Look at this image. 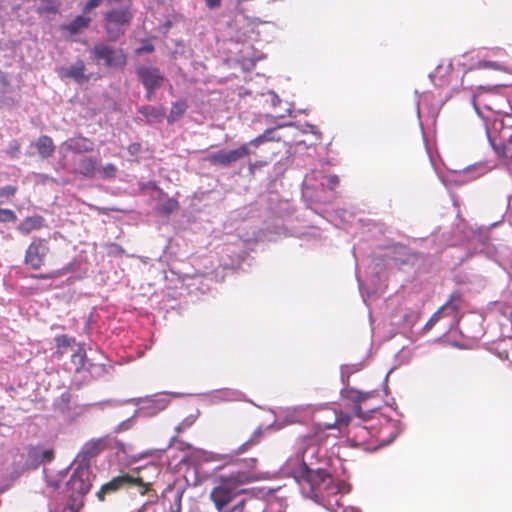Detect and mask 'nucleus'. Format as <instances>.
<instances>
[{
  "label": "nucleus",
  "instance_id": "79ce46f5",
  "mask_svg": "<svg viewBox=\"0 0 512 512\" xmlns=\"http://www.w3.org/2000/svg\"><path fill=\"white\" fill-rule=\"evenodd\" d=\"M141 151V144L140 143H131L128 146V152L131 155H137Z\"/></svg>",
  "mask_w": 512,
  "mask_h": 512
},
{
  "label": "nucleus",
  "instance_id": "a211bd4d",
  "mask_svg": "<svg viewBox=\"0 0 512 512\" xmlns=\"http://www.w3.org/2000/svg\"><path fill=\"white\" fill-rule=\"evenodd\" d=\"M139 113L146 117L148 121H161L165 116L164 107H155V106H142L139 108Z\"/></svg>",
  "mask_w": 512,
  "mask_h": 512
},
{
  "label": "nucleus",
  "instance_id": "b1692460",
  "mask_svg": "<svg viewBox=\"0 0 512 512\" xmlns=\"http://www.w3.org/2000/svg\"><path fill=\"white\" fill-rule=\"evenodd\" d=\"M179 208V203L174 198L167 197L163 203L157 206L156 212L163 216H169Z\"/></svg>",
  "mask_w": 512,
  "mask_h": 512
},
{
  "label": "nucleus",
  "instance_id": "6e6552de",
  "mask_svg": "<svg viewBox=\"0 0 512 512\" xmlns=\"http://www.w3.org/2000/svg\"><path fill=\"white\" fill-rule=\"evenodd\" d=\"M110 446L111 439L109 435L88 440L84 443L78 454V457L81 458L79 463H89L91 459L100 455L102 452L110 448Z\"/></svg>",
  "mask_w": 512,
  "mask_h": 512
},
{
  "label": "nucleus",
  "instance_id": "8fccbe9b",
  "mask_svg": "<svg viewBox=\"0 0 512 512\" xmlns=\"http://www.w3.org/2000/svg\"><path fill=\"white\" fill-rule=\"evenodd\" d=\"M48 485H49V487L53 488L54 490L58 489L60 486L59 483L54 482V481H49Z\"/></svg>",
  "mask_w": 512,
  "mask_h": 512
},
{
  "label": "nucleus",
  "instance_id": "f3484780",
  "mask_svg": "<svg viewBox=\"0 0 512 512\" xmlns=\"http://www.w3.org/2000/svg\"><path fill=\"white\" fill-rule=\"evenodd\" d=\"M98 161L93 157H85L79 161V172L84 177L92 178L97 172Z\"/></svg>",
  "mask_w": 512,
  "mask_h": 512
},
{
  "label": "nucleus",
  "instance_id": "20e7f679",
  "mask_svg": "<svg viewBox=\"0 0 512 512\" xmlns=\"http://www.w3.org/2000/svg\"><path fill=\"white\" fill-rule=\"evenodd\" d=\"M111 8L104 14V29L110 42L123 36L133 19L132 0H107Z\"/></svg>",
  "mask_w": 512,
  "mask_h": 512
},
{
  "label": "nucleus",
  "instance_id": "9b49d317",
  "mask_svg": "<svg viewBox=\"0 0 512 512\" xmlns=\"http://www.w3.org/2000/svg\"><path fill=\"white\" fill-rule=\"evenodd\" d=\"M350 420V415L343 411L327 410L325 420L320 422L319 425L324 429L337 428L341 431L343 427L348 426Z\"/></svg>",
  "mask_w": 512,
  "mask_h": 512
},
{
  "label": "nucleus",
  "instance_id": "ea45409f",
  "mask_svg": "<svg viewBox=\"0 0 512 512\" xmlns=\"http://www.w3.org/2000/svg\"><path fill=\"white\" fill-rule=\"evenodd\" d=\"M154 51V46L150 43L143 45L136 49V54L140 55L142 53H152Z\"/></svg>",
  "mask_w": 512,
  "mask_h": 512
},
{
  "label": "nucleus",
  "instance_id": "9d476101",
  "mask_svg": "<svg viewBox=\"0 0 512 512\" xmlns=\"http://www.w3.org/2000/svg\"><path fill=\"white\" fill-rule=\"evenodd\" d=\"M138 79L145 89H158L164 82V76L156 67H138L136 70Z\"/></svg>",
  "mask_w": 512,
  "mask_h": 512
},
{
  "label": "nucleus",
  "instance_id": "09e8293b",
  "mask_svg": "<svg viewBox=\"0 0 512 512\" xmlns=\"http://www.w3.org/2000/svg\"><path fill=\"white\" fill-rule=\"evenodd\" d=\"M212 459H215V460H221V459H232V456H229V455H216L214 456Z\"/></svg>",
  "mask_w": 512,
  "mask_h": 512
},
{
  "label": "nucleus",
  "instance_id": "c85d7f7f",
  "mask_svg": "<svg viewBox=\"0 0 512 512\" xmlns=\"http://www.w3.org/2000/svg\"><path fill=\"white\" fill-rule=\"evenodd\" d=\"M30 454H33V456L36 458V460L39 462V463H44V462H50L53 457H54V453L52 450H38L36 448H33L31 451H30Z\"/></svg>",
  "mask_w": 512,
  "mask_h": 512
},
{
  "label": "nucleus",
  "instance_id": "f257e3e1",
  "mask_svg": "<svg viewBox=\"0 0 512 512\" xmlns=\"http://www.w3.org/2000/svg\"><path fill=\"white\" fill-rule=\"evenodd\" d=\"M256 458L244 459L241 462L243 468L232 471L228 475H219L215 479V485L210 492V499L215 507L222 511L236 497L245 492L243 485L257 479Z\"/></svg>",
  "mask_w": 512,
  "mask_h": 512
},
{
  "label": "nucleus",
  "instance_id": "4be33fe9",
  "mask_svg": "<svg viewBox=\"0 0 512 512\" xmlns=\"http://www.w3.org/2000/svg\"><path fill=\"white\" fill-rule=\"evenodd\" d=\"M120 483L118 481L117 476L113 477L109 482L103 484L100 488V490L97 492L96 496L99 499V501H104L105 496L107 494L115 493L119 490H121Z\"/></svg>",
  "mask_w": 512,
  "mask_h": 512
},
{
  "label": "nucleus",
  "instance_id": "dca6fc26",
  "mask_svg": "<svg viewBox=\"0 0 512 512\" xmlns=\"http://www.w3.org/2000/svg\"><path fill=\"white\" fill-rule=\"evenodd\" d=\"M35 147L39 153V155L43 159H47L51 157L55 152V145L50 136L42 135L40 136L36 142Z\"/></svg>",
  "mask_w": 512,
  "mask_h": 512
},
{
  "label": "nucleus",
  "instance_id": "2f4dec72",
  "mask_svg": "<svg viewBox=\"0 0 512 512\" xmlns=\"http://www.w3.org/2000/svg\"><path fill=\"white\" fill-rule=\"evenodd\" d=\"M17 220V216L15 212L11 209L0 208V222H15Z\"/></svg>",
  "mask_w": 512,
  "mask_h": 512
},
{
  "label": "nucleus",
  "instance_id": "aec40b11",
  "mask_svg": "<svg viewBox=\"0 0 512 512\" xmlns=\"http://www.w3.org/2000/svg\"><path fill=\"white\" fill-rule=\"evenodd\" d=\"M91 23V18L86 16H77L71 23L64 27L70 34L75 35L86 29Z\"/></svg>",
  "mask_w": 512,
  "mask_h": 512
},
{
  "label": "nucleus",
  "instance_id": "4c0bfd02",
  "mask_svg": "<svg viewBox=\"0 0 512 512\" xmlns=\"http://www.w3.org/2000/svg\"><path fill=\"white\" fill-rule=\"evenodd\" d=\"M151 499H149L148 501H146L145 503H143L137 510V512H144L146 510V508L148 507V505L150 504H153L157 501L158 499V496L155 492V490L153 489V491H151L148 495Z\"/></svg>",
  "mask_w": 512,
  "mask_h": 512
},
{
  "label": "nucleus",
  "instance_id": "37998d69",
  "mask_svg": "<svg viewBox=\"0 0 512 512\" xmlns=\"http://www.w3.org/2000/svg\"><path fill=\"white\" fill-rule=\"evenodd\" d=\"M327 182L330 189L335 188L339 184V178L337 175H330L327 178Z\"/></svg>",
  "mask_w": 512,
  "mask_h": 512
},
{
  "label": "nucleus",
  "instance_id": "f03ea898",
  "mask_svg": "<svg viewBox=\"0 0 512 512\" xmlns=\"http://www.w3.org/2000/svg\"><path fill=\"white\" fill-rule=\"evenodd\" d=\"M311 450L315 452L314 447L306 449L302 454V464L298 469V482L302 489L315 501H318V494H326L328 490L333 493L337 490V482L324 469H312L305 461L306 453Z\"/></svg>",
  "mask_w": 512,
  "mask_h": 512
},
{
  "label": "nucleus",
  "instance_id": "412c9836",
  "mask_svg": "<svg viewBox=\"0 0 512 512\" xmlns=\"http://www.w3.org/2000/svg\"><path fill=\"white\" fill-rule=\"evenodd\" d=\"M461 293L458 291L453 292L444 305L449 307L443 309V316H453L458 314L460 308Z\"/></svg>",
  "mask_w": 512,
  "mask_h": 512
},
{
  "label": "nucleus",
  "instance_id": "5701e85b",
  "mask_svg": "<svg viewBox=\"0 0 512 512\" xmlns=\"http://www.w3.org/2000/svg\"><path fill=\"white\" fill-rule=\"evenodd\" d=\"M263 436V430L262 428L256 429L250 438L245 441L239 448L236 450L235 455H239L250 449L251 447L258 444Z\"/></svg>",
  "mask_w": 512,
  "mask_h": 512
},
{
  "label": "nucleus",
  "instance_id": "a19ab883",
  "mask_svg": "<svg viewBox=\"0 0 512 512\" xmlns=\"http://www.w3.org/2000/svg\"><path fill=\"white\" fill-rule=\"evenodd\" d=\"M204 1H205L206 6L210 10L219 8L221 6V2H222V0H204Z\"/></svg>",
  "mask_w": 512,
  "mask_h": 512
},
{
  "label": "nucleus",
  "instance_id": "58836bf2",
  "mask_svg": "<svg viewBox=\"0 0 512 512\" xmlns=\"http://www.w3.org/2000/svg\"><path fill=\"white\" fill-rule=\"evenodd\" d=\"M102 1H103V0H89V1L85 4V6H84V8H83V13H84V14L89 13L91 10H93V9H94V8H96V7H98V6L101 4V2H102Z\"/></svg>",
  "mask_w": 512,
  "mask_h": 512
},
{
  "label": "nucleus",
  "instance_id": "c9c22d12",
  "mask_svg": "<svg viewBox=\"0 0 512 512\" xmlns=\"http://www.w3.org/2000/svg\"><path fill=\"white\" fill-rule=\"evenodd\" d=\"M268 164V161L266 160H256L253 162L248 163V173L249 175L253 176L256 172V170L266 166Z\"/></svg>",
  "mask_w": 512,
  "mask_h": 512
},
{
  "label": "nucleus",
  "instance_id": "c03bdc74",
  "mask_svg": "<svg viewBox=\"0 0 512 512\" xmlns=\"http://www.w3.org/2000/svg\"><path fill=\"white\" fill-rule=\"evenodd\" d=\"M0 83H1L4 87H6V86H8V85H9V81H8V79H7L6 75H5V73H3V72H1V71H0Z\"/></svg>",
  "mask_w": 512,
  "mask_h": 512
},
{
  "label": "nucleus",
  "instance_id": "f704fd0d",
  "mask_svg": "<svg viewBox=\"0 0 512 512\" xmlns=\"http://www.w3.org/2000/svg\"><path fill=\"white\" fill-rule=\"evenodd\" d=\"M17 190V187L13 185L0 187V198H5L9 200L16 194Z\"/></svg>",
  "mask_w": 512,
  "mask_h": 512
},
{
  "label": "nucleus",
  "instance_id": "7ed1b4c3",
  "mask_svg": "<svg viewBox=\"0 0 512 512\" xmlns=\"http://www.w3.org/2000/svg\"><path fill=\"white\" fill-rule=\"evenodd\" d=\"M94 479L90 463H78L73 469L66 482L69 512H79L83 507L84 498L90 492Z\"/></svg>",
  "mask_w": 512,
  "mask_h": 512
},
{
  "label": "nucleus",
  "instance_id": "39448f33",
  "mask_svg": "<svg viewBox=\"0 0 512 512\" xmlns=\"http://www.w3.org/2000/svg\"><path fill=\"white\" fill-rule=\"evenodd\" d=\"M273 133V129H266L265 132L256 138L249 141V143L241 144L239 147L231 150L221 149L216 152L210 153L206 156L205 161L214 166L229 167L237 161L250 155L251 151L249 146L259 147L262 143L272 140L269 136Z\"/></svg>",
  "mask_w": 512,
  "mask_h": 512
},
{
  "label": "nucleus",
  "instance_id": "603ef678",
  "mask_svg": "<svg viewBox=\"0 0 512 512\" xmlns=\"http://www.w3.org/2000/svg\"><path fill=\"white\" fill-rule=\"evenodd\" d=\"M367 398L366 394L360 393L358 399L360 402L364 401Z\"/></svg>",
  "mask_w": 512,
  "mask_h": 512
},
{
  "label": "nucleus",
  "instance_id": "0eeeda50",
  "mask_svg": "<svg viewBox=\"0 0 512 512\" xmlns=\"http://www.w3.org/2000/svg\"><path fill=\"white\" fill-rule=\"evenodd\" d=\"M50 252L48 240L34 239L25 251L24 263L33 270H38L45 264L46 256Z\"/></svg>",
  "mask_w": 512,
  "mask_h": 512
},
{
  "label": "nucleus",
  "instance_id": "cd10ccee",
  "mask_svg": "<svg viewBox=\"0 0 512 512\" xmlns=\"http://www.w3.org/2000/svg\"><path fill=\"white\" fill-rule=\"evenodd\" d=\"M239 506L242 507V512H264L262 503L255 499L248 502L242 501Z\"/></svg>",
  "mask_w": 512,
  "mask_h": 512
},
{
  "label": "nucleus",
  "instance_id": "864d4df0",
  "mask_svg": "<svg viewBox=\"0 0 512 512\" xmlns=\"http://www.w3.org/2000/svg\"><path fill=\"white\" fill-rule=\"evenodd\" d=\"M478 101L484 103L485 102V95H479L478 96Z\"/></svg>",
  "mask_w": 512,
  "mask_h": 512
},
{
  "label": "nucleus",
  "instance_id": "4468645a",
  "mask_svg": "<svg viewBox=\"0 0 512 512\" xmlns=\"http://www.w3.org/2000/svg\"><path fill=\"white\" fill-rule=\"evenodd\" d=\"M63 146L67 151L77 154L88 153L94 150V142L81 135L68 139L63 143Z\"/></svg>",
  "mask_w": 512,
  "mask_h": 512
},
{
  "label": "nucleus",
  "instance_id": "5fc2aeb1",
  "mask_svg": "<svg viewBox=\"0 0 512 512\" xmlns=\"http://www.w3.org/2000/svg\"><path fill=\"white\" fill-rule=\"evenodd\" d=\"M155 189L160 193V195H165V193L163 192L162 189H160L159 187L155 186Z\"/></svg>",
  "mask_w": 512,
  "mask_h": 512
},
{
  "label": "nucleus",
  "instance_id": "49530a36",
  "mask_svg": "<svg viewBox=\"0 0 512 512\" xmlns=\"http://www.w3.org/2000/svg\"><path fill=\"white\" fill-rule=\"evenodd\" d=\"M156 89H146V99L151 100Z\"/></svg>",
  "mask_w": 512,
  "mask_h": 512
},
{
  "label": "nucleus",
  "instance_id": "f8f14e48",
  "mask_svg": "<svg viewBox=\"0 0 512 512\" xmlns=\"http://www.w3.org/2000/svg\"><path fill=\"white\" fill-rule=\"evenodd\" d=\"M340 484L337 483V490L333 493L328 490L326 494H318V503L323 505L327 510L332 512H343V504L341 502Z\"/></svg>",
  "mask_w": 512,
  "mask_h": 512
},
{
  "label": "nucleus",
  "instance_id": "6e6d98bb",
  "mask_svg": "<svg viewBox=\"0 0 512 512\" xmlns=\"http://www.w3.org/2000/svg\"><path fill=\"white\" fill-rule=\"evenodd\" d=\"M493 147H494V149H495L498 153L500 152V147L495 146V145H494Z\"/></svg>",
  "mask_w": 512,
  "mask_h": 512
},
{
  "label": "nucleus",
  "instance_id": "de8ad7c7",
  "mask_svg": "<svg viewBox=\"0 0 512 512\" xmlns=\"http://www.w3.org/2000/svg\"><path fill=\"white\" fill-rule=\"evenodd\" d=\"M355 412L358 417L365 418V416L362 414L361 407L359 405L355 406Z\"/></svg>",
  "mask_w": 512,
  "mask_h": 512
},
{
  "label": "nucleus",
  "instance_id": "bb28decb",
  "mask_svg": "<svg viewBox=\"0 0 512 512\" xmlns=\"http://www.w3.org/2000/svg\"><path fill=\"white\" fill-rule=\"evenodd\" d=\"M55 342H56V347H57V353L62 355L64 353L65 349L72 346V344L75 342V339L63 334V335L57 336L55 338Z\"/></svg>",
  "mask_w": 512,
  "mask_h": 512
},
{
  "label": "nucleus",
  "instance_id": "7c9ffc66",
  "mask_svg": "<svg viewBox=\"0 0 512 512\" xmlns=\"http://www.w3.org/2000/svg\"><path fill=\"white\" fill-rule=\"evenodd\" d=\"M368 434H369V432L366 427H363V426L356 427V431L354 434L355 444L357 446L365 445V439Z\"/></svg>",
  "mask_w": 512,
  "mask_h": 512
},
{
  "label": "nucleus",
  "instance_id": "ddd939ff",
  "mask_svg": "<svg viewBox=\"0 0 512 512\" xmlns=\"http://www.w3.org/2000/svg\"><path fill=\"white\" fill-rule=\"evenodd\" d=\"M85 71V63L83 60L78 59L73 65L69 67H61L59 69V76L61 78H71L78 83H83L90 79V76L86 75Z\"/></svg>",
  "mask_w": 512,
  "mask_h": 512
},
{
  "label": "nucleus",
  "instance_id": "e433bc0d",
  "mask_svg": "<svg viewBox=\"0 0 512 512\" xmlns=\"http://www.w3.org/2000/svg\"><path fill=\"white\" fill-rule=\"evenodd\" d=\"M182 493L176 492L174 494L173 503L170 505L169 512H181Z\"/></svg>",
  "mask_w": 512,
  "mask_h": 512
},
{
  "label": "nucleus",
  "instance_id": "c756f323",
  "mask_svg": "<svg viewBox=\"0 0 512 512\" xmlns=\"http://www.w3.org/2000/svg\"><path fill=\"white\" fill-rule=\"evenodd\" d=\"M99 173L104 179H113L116 177L117 167L112 163H108L99 170Z\"/></svg>",
  "mask_w": 512,
  "mask_h": 512
},
{
  "label": "nucleus",
  "instance_id": "72a5a7b5",
  "mask_svg": "<svg viewBox=\"0 0 512 512\" xmlns=\"http://www.w3.org/2000/svg\"><path fill=\"white\" fill-rule=\"evenodd\" d=\"M449 307L448 305H442L427 321L425 328H432L441 317H443V309Z\"/></svg>",
  "mask_w": 512,
  "mask_h": 512
},
{
  "label": "nucleus",
  "instance_id": "4d7b16f0",
  "mask_svg": "<svg viewBox=\"0 0 512 512\" xmlns=\"http://www.w3.org/2000/svg\"><path fill=\"white\" fill-rule=\"evenodd\" d=\"M508 143L512 144V135L509 137Z\"/></svg>",
  "mask_w": 512,
  "mask_h": 512
},
{
  "label": "nucleus",
  "instance_id": "3c124183",
  "mask_svg": "<svg viewBox=\"0 0 512 512\" xmlns=\"http://www.w3.org/2000/svg\"><path fill=\"white\" fill-rule=\"evenodd\" d=\"M485 107L488 108L489 110H492V111H495V112H499L500 110L497 109L496 107L492 106L491 104H488V103H484Z\"/></svg>",
  "mask_w": 512,
  "mask_h": 512
},
{
  "label": "nucleus",
  "instance_id": "423d86ee",
  "mask_svg": "<svg viewBox=\"0 0 512 512\" xmlns=\"http://www.w3.org/2000/svg\"><path fill=\"white\" fill-rule=\"evenodd\" d=\"M91 58L100 62L108 68H124L127 63V56L123 49L113 48L104 43H98L90 50Z\"/></svg>",
  "mask_w": 512,
  "mask_h": 512
},
{
  "label": "nucleus",
  "instance_id": "393cba45",
  "mask_svg": "<svg viewBox=\"0 0 512 512\" xmlns=\"http://www.w3.org/2000/svg\"><path fill=\"white\" fill-rule=\"evenodd\" d=\"M71 362L73 363L76 372L84 369L86 364L85 350L83 348H79L76 352H74L71 356Z\"/></svg>",
  "mask_w": 512,
  "mask_h": 512
},
{
  "label": "nucleus",
  "instance_id": "473e14b6",
  "mask_svg": "<svg viewBox=\"0 0 512 512\" xmlns=\"http://www.w3.org/2000/svg\"><path fill=\"white\" fill-rule=\"evenodd\" d=\"M20 150H21V145H20L19 141L12 140L8 145L6 153L11 158H18V156L20 154Z\"/></svg>",
  "mask_w": 512,
  "mask_h": 512
},
{
  "label": "nucleus",
  "instance_id": "2eb2a0df",
  "mask_svg": "<svg viewBox=\"0 0 512 512\" xmlns=\"http://www.w3.org/2000/svg\"><path fill=\"white\" fill-rule=\"evenodd\" d=\"M44 226V218L40 215L26 217L19 225L18 231L23 235H28L32 231L39 230Z\"/></svg>",
  "mask_w": 512,
  "mask_h": 512
},
{
  "label": "nucleus",
  "instance_id": "a18cd8bd",
  "mask_svg": "<svg viewBox=\"0 0 512 512\" xmlns=\"http://www.w3.org/2000/svg\"><path fill=\"white\" fill-rule=\"evenodd\" d=\"M60 274H57V276H59ZM53 277H56V275H52V274H40V275H36L35 278L37 279H49V278H53Z\"/></svg>",
  "mask_w": 512,
  "mask_h": 512
},
{
  "label": "nucleus",
  "instance_id": "6ab92c4d",
  "mask_svg": "<svg viewBox=\"0 0 512 512\" xmlns=\"http://www.w3.org/2000/svg\"><path fill=\"white\" fill-rule=\"evenodd\" d=\"M188 108L186 100H178L172 104L170 113L167 117V122L172 124L183 117Z\"/></svg>",
  "mask_w": 512,
  "mask_h": 512
},
{
  "label": "nucleus",
  "instance_id": "1a4fd4ad",
  "mask_svg": "<svg viewBox=\"0 0 512 512\" xmlns=\"http://www.w3.org/2000/svg\"><path fill=\"white\" fill-rule=\"evenodd\" d=\"M118 481L122 489L128 487H136L140 495H149L153 491V485L151 482H145L143 477L140 475V469H133L131 472L122 473L117 476Z\"/></svg>",
  "mask_w": 512,
  "mask_h": 512
},
{
  "label": "nucleus",
  "instance_id": "a878e982",
  "mask_svg": "<svg viewBox=\"0 0 512 512\" xmlns=\"http://www.w3.org/2000/svg\"><path fill=\"white\" fill-rule=\"evenodd\" d=\"M146 402L150 403L148 407H154L156 411H162L168 406L169 400L167 395L158 394L154 395L151 399H148Z\"/></svg>",
  "mask_w": 512,
  "mask_h": 512
}]
</instances>
